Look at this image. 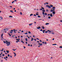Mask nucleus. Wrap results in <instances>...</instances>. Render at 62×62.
I'll list each match as a JSON object with an SVG mask.
<instances>
[{
    "mask_svg": "<svg viewBox=\"0 0 62 62\" xmlns=\"http://www.w3.org/2000/svg\"><path fill=\"white\" fill-rule=\"evenodd\" d=\"M3 42L4 44H6H6L7 45V46H8L9 45H10V42H8L6 40V42L5 41H3Z\"/></svg>",
    "mask_w": 62,
    "mask_h": 62,
    "instance_id": "f257e3e1",
    "label": "nucleus"
},
{
    "mask_svg": "<svg viewBox=\"0 0 62 62\" xmlns=\"http://www.w3.org/2000/svg\"><path fill=\"white\" fill-rule=\"evenodd\" d=\"M46 7H48V8H51V7L50 6H48V5H47L46 6Z\"/></svg>",
    "mask_w": 62,
    "mask_h": 62,
    "instance_id": "f03ea898",
    "label": "nucleus"
},
{
    "mask_svg": "<svg viewBox=\"0 0 62 62\" xmlns=\"http://www.w3.org/2000/svg\"><path fill=\"white\" fill-rule=\"evenodd\" d=\"M4 31L6 30L7 31H8V29H4Z\"/></svg>",
    "mask_w": 62,
    "mask_h": 62,
    "instance_id": "7ed1b4c3",
    "label": "nucleus"
},
{
    "mask_svg": "<svg viewBox=\"0 0 62 62\" xmlns=\"http://www.w3.org/2000/svg\"><path fill=\"white\" fill-rule=\"evenodd\" d=\"M53 14H55V11H54L53 12Z\"/></svg>",
    "mask_w": 62,
    "mask_h": 62,
    "instance_id": "20e7f679",
    "label": "nucleus"
},
{
    "mask_svg": "<svg viewBox=\"0 0 62 62\" xmlns=\"http://www.w3.org/2000/svg\"><path fill=\"white\" fill-rule=\"evenodd\" d=\"M50 16L51 17H52L53 16L52 14V13L50 14Z\"/></svg>",
    "mask_w": 62,
    "mask_h": 62,
    "instance_id": "39448f33",
    "label": "nucleus"
},
{
    "mask_svg": "<svg viewBox=\"0 0 62 62\" xmlns=\"http://www.w3.org/2000/svg\"><path fill=\"white\" fill-rule=\"evenodd\" d=\"M14 57H15L16 55V53H14Z\"/></svg>",
    "mask_w": 62,
    "mask_h": 62,
    "instance_id": "423d86ee",
    "label": "nucleus"
},
{
    "mask_svg": "<svg viewBox=\"0 0 62 62\" xmlns=\"http://www.w3.org/2000/svg\"><path fill=\"white\" fill-rule=\"evenodd\" d=\"M33 25V23H31V24H29V26H31L32 25Z\"/></svg>",
    "mask_w": 62,
    "mask_h": 62,
    "instance_id": "0eeeda50",
    "label": "nucleus"
},
{
    "mask_svg": "<svg viewBox=\"0 0 62 62\" xmlns=\"http://www.w3.org/2000/svg\"><path fill=\"white\" fill-rule=\"evenodd\" d=\"M55 8V7H54L52 8V9H54Z\"/></svg>",
    "mask_w": 62,
    "mask_h": 62,
    "instance_id": "6e6552de",
    "label": "nucleus"
},
{
    "mask_svg": "<svg viewBox=\"0 0 62 62\" xmlns=\"http://www.w3.org/2000/svg\"><path fill=\"white\" fill-rule=\"evenodd\" d=\"M43 12H45V10L44 9H43L42 11Z\"/></svg>",
    "mask_w": 62,
    "mask_h": 62,
    "instance_id": "1a4fd4ad",
    "label": "nucleus"
},
{
    "mask_svg": "<svg viewBox=\"0 0 62 62\" xmlns=\"http://www.w3.org/2000/svg\"><path fill=\"white\" fill-rule=\"evenodd\" d=\"M37 29H40V27L39 26L38 28H37Z\"/></svg>",
    "mask_w": 62,
    "mask_h": 62,
    "instance_id": "9d476101",
    "label": "nucleus"
},
{
    "mask_svg": "<svg viewBox=\"0 0 62 62\" xmlns=\"http://www.w3.org/2000/svg\"><path fill=\"white\" fill-rule=\"evenodd\" d=\"M49 24V23H46L45 24L46 25H48Z\"/></svg>",
    "mask_w": 62,
    "mask_h": 62,
    "instance_id": "9b49d317",
    "label": "nucleus"
},
{
    "mask_svg": "<svg viewBox=\"0 0 62 62\" xmlns=\"http://www.w3.org/2000/svg\"><path fill=\"white\" fill-rule=\"evenodd\" d=\"M0 20H2L3 19L2 18L1 16L0 17Z\"/></svg>",
    "mask_w": 62,
    "mask_h": 62,
    "instance_id": "f8f14e48",
    "label": "nucleus"
},
{
    "mask_svg": "<svg viewBox=\"0 0 62 62\" xmlns=\"http://www.w3.org/2000/svg\"><path fill=\"white\" fill-rule=\"evenodd\" d=\"M6 52H7L8 54L9 52V51L8 50H6Z\"/></svg>",
    "mask_w": 62,
    "mask_h": 62,
    "instance_id": "ddd939ff",
    "label": "nucleus"
},
{
    "mask_svg": "<svg viewBox=\"0 0 62 62\" xmlns=\"http://www.w3.org/2000/svg\"><path fill=\"white\" fill-rule=\"evenodd\" d=\"M16 49H12V50L14 51H16Z\"/></svg>",
    "mask_w": 62,
    "mask_h": 62,
    "instance_id": "4468645a",
    "label": "nucleus"
},
{
    "mask_svg": "<svg viewBox=\"0 0 62 62\" xmlns=\"http://www.w3.org/2000/svg\"><path fill=\"white\" fill-rule=\"evenodd\" d=\"M42 29H45V27H44V26H42Z\"/></svg>",
    "mask_w": 62,
    "mask_h": 62,
    "instance_id": "2eb2a0df",
    "label": "nucleus"
},
{
    "mask_svg": "<svg viewBox=\"0 0 62 62\" xmlns=\"http://www.w3.org/2000/svg\"><path fill=\"white\" fill-rule=\"evenodd\" d=\"M10 11L11 12H12V13H14V12L13 11L11 10Z\"/></svg>",
    "mask_w": 62,
    "mask_h": 62,
    "instance_id": "dca6fc26",
    "label": "nucleus"
},
{
    "mask_svg": "<svg viewBox=\"0 0 62 62\" xmlns=\"http://www.w3.org/2000/svg\"><path fill=\"white\" fill-rule=\"evenodd\" d=\"M47 31H48V32L49 31V32H51V31H50L49 30H48Z\"/></svg>",
    "mask_w": 62,
    "mask_h": 62,
    "instance_id": "f3484780",
    "label": "nucleus"
},
{
    "mask_svg": "<svg viewBox=\"0 0 62 62\" xmlns=\"http://www.w3.org/2000/svg\"><path fill=\"white\" fill-rule=\"evenodd\" d=\"M33 15V14H30V16H32Z\"/></svg>",
    "mask_w": 62,
    "mask_h": 62,
    "instance_id": "a211bd4d",
    "label": "nucleus"
},
{
    "mask_svg": "<svg viewBox=\"0 0 62 62\" xmlns=\"http://www.w3.org/2000/svg\"><path fill=\"white\" fill-rule=\"evenodd\" d=\"M50 7H52L53 6L52 5H50Z\"/></svg>",
    "mask_w": 62,
    "mask_h": 62,
    "instance_id": "6ab92c4d",
    "label": "nucleus"
},
{
    "mask_svg": "<svg viewBox=\"0 0 62 62\" xmlns=\"http://www.w3.org/2000/svg\"><path fill=\"white\" fill-rule=\"evenodd\" d=\"M31 41H33V40L34 39L33 38H31Z\"/></svg>",
    "mask_w": 62,
    "mask_h": 62,
    "instance_id": "aec40b11",
    "label": "nucleus"
},
{
    "mask_svg": "<svg viewBox=\"0 0 62 62\" xmlns=\"http://www.w3.org/2000/svg\"><path fill=\"white\" fill-rule=\"evenodd\" d=\"M10 33H13V32L12 31H10Z\"/></svg>",
    "mask_w": 62,
    "mask_h": 62,
    "instance_id": "412c9836",
    "label": "nucleus"
},
{
    "mask_svg": "<svg viewBox=\"0 0 62 62\" xmlns=\"http://www.w3.org/2000/svg\"><path fill=\"white\" fill-rule=\"evenodd\" d=\"M25 39L26 41H28V40H27V38H26Z\"/></svg>",
    "mask_w": 62,
    "mask_h": 62,
    "instance_id": "4be33fe9",
    "label": "nucleus"
},
{
    "mask_svg": "<svg viewBox=\"0 0 62 62\" xmlns=\"http://www.w3.org/2000/svg\"><path fill=\"white\" fill-rule=\"evenodd\" d=\"M47 15V14L46 13H45V16H46Z\"/></svg>",
    "mask_w": 62,
    "mask_h": 62,
    "instance_id": "5701e85b",
    "label": "nucleus"
},
{
    "mask_svg": "<svg viewBox=\"0 0 62 62\" xmlns=\"http://www.w3.org/2000/svg\"><path fill=\"white\" fill-rule=\"evenodd\" d=\"M53 10H50V12H53Z\"/></svg>",
    "mask_w": 62,
    "mask_h": 62,
    "instance_id": "b1692460",
    "label": "nucleus"
},
{
    "mask_svg": "<svg viewBox=\"0 0 62 62\" xmlns=\"http://www.w3.org/2000/svg\"><path fill=\"white\" fill-rule=\"evenodd\" d=\"M48 10L47 9L46 10V12H48Z\"/></svg>",
    "mask_w": 62,
    "mask_h": 62,
    "instance_id": "393cba45",
    "label": "nucleus"
},
{
    "mask_svg": "<svg viewBox=\"0 0 62 62\" xmlns=\"http://www.w3.org/2000/svg\"><path fill=\"white\" fill-rule=\"evenodd\" d=\"M39 45L40 46H41L42 45V44L41 43V44H40Z\"/></svg>",
    "mask_w": 62,
    "mask_h": 62,
    "instance_id": "a878e982",
    "label": "nucleus"
},
{
    "mask_svg": "<svg viewBox=\"0 0 62 62\" xmlns=\"http://www.w3.org/2000/svg\"><path fill=\"white\" fill-rule=\"evenodd\" d=\"M9 17H11V18H12V16H9Z\"/></svg>",
    "mask_w": 62,
    "mask_h": 62,
    "instance_id": "bb28decb",
    "label": "nucleus"
},
{
    "mask_svg": "<svg viewBox=\"0 0 62 62\" xmlns=\"http://www.w3.org/2000/svg\"><path fill=\"white\" fill-rule=\"evenodd\" d=\"M43 14L44 15H44V12H42Z\"/></svg>",
    "mask_w": 62,
    "mask_h": 62,
    "instance_id": "cd10ccee",
    "label": "nucleus"
},
{
    "mask_svg": "<svg viewBox=\"0 0 62 62\" xmlns=\"http://www.w3.org/2000/svg\"><path fill=\"white\" fill-rule=\"evenodd\" d=\"M57 45V44H53L52 45Z\"/></svg>",
    "mask_w": 62,
    "mask_h": 62,
    "instance_id": "c85d7f7f",
    "label": "nucleus"
},
{
    "mask_svg": "<svg viewBox=\"0 0 62 62\" xmlns=\"http://www.w3.org/2000/svg\"><path fill=\"white\" fill-rule=\"evenodd\" d=\"M38 17L39 18H40L41 17V16H38Z\"/></svg>",
    "mask_w": 62,
    "mask_h": 62,
    "instance_id": "c756f323",
    "label": "nucleus"
},
{
    "mask_svg": "<svg viewBox=\"0 0 62 62\" xmlns=\"http://www.w3.org/2000/svg\"><path fill=\"white\" fill-rule=\"evenodd\" d=\"M28 33H29V34H31V32L30 31H29V32H28Z\"/></svg>",
    "mask_w": 62,
    "mask_h": 62,
    "instance_id": "7c9ffc66",
    "label": "nucleus"
},
{
    "mask_svg": "<svg viewBox=\"0 0 62 62\" xmlns=\"http://www.w3.org/2000/svg\"><path fill=\"white\" fill-rule=\"evenodd\" d=\"M59 48H62V46H60L59 47Z\"/></svg>",
    "mask_w": 62,
    "mask_h": 62,
    "instance_id": "2f4dec72",
    "label": "nucleus"
},
{
    "mask_svg": "<svg viewBox=\"0 0 62 62\" xmlns=\"http://www.w3.org/2000/svg\"><path fill=\"white\" fill-rule=\"evenodd\" d=\"M41 8L42 9H44V8H43V7H42Z\"/></svg>",
    "mask_w": 62,
    "mask_h": 62,
    "instance_id": "473e14b6",
    "label": "nucleus"
},
{
    "mask_svg": "<svg viewBox=\"0 0 62 62\" xmlns=\"http://www.w3.org/2000/svg\"><path fill=\"white\" fill-rule=\"evenodd\" d=\"M48 19H50V18H51V17L49 16V17H48Z\"/></svg>",
    "mask_w": 62,
    "mask_h": 62,
    "instance_id": "72a5a7b5",
    "label": "nucleus"
},
{
    "mask_svg": "<svg viewBox=\"0 0 62 62\" xmlns=\"http://www.w3.org/2000/svg\"><path fill=\"white\" fill-rule=\"evenodd\" d=\"M15 2L14 1H13L12 2V3H14Z\"/></svg>",
    "mask_w": 62,
    "mask_h": 62,
    "instance_id": "f704fd0d",
    "label": "nucleus"
},
{
    "mask_svg": "<svg viewBox=\"0 0 62 62\" xmlns=\"http://www.w3.org/2000/svg\"><path fill=\"white\" fill-rule=\"evenodd\" d=\"M20 14L21 15H22V13L21 12L20 13Z\"/></svg>",
    "mask_w": 62,
    "mask_h": 62,
    "instance_id": "c9c22d12",
    "label": "nucleus"
},
{
    "mask_svg": "<svg viewBox=\"0 0 62 62\" xmlns=\"http://www.w3.org/2000/svg\"><path fill=\"white\" fill-rule=\"evenodd\" d=\"M47 43L46 42H45L44 44H46Z\"/></svg>",
    "mask_w": 62,
    "mask_h": 62,
    "instance_id": "e433bc0d",
    "label": "nucleus"
},
{
    "mask_svg": "<svg viewBox=\"0 0 62 62\" xmlns=\"http://www.w3.org/2000/svg\"><path fill=\"white\" fill-rule=\"evenodd\" d=\"M8 35H9V36H11V35H10V34H9V33H8Z\"/></svg>",
    "mask_w": 62,
    "mask_h": 62,
    "instance_id": "4c0bfd02",
    "label": "nucleus"
},
{
    "mask_svg": "<svg viewBox=\"0 0 62 62\" xmlns=\"http://www.w3.org/2000/svg\"><path fill=\"white\" fill-rule=\"evenodd\" d=\"M3 33H2L1 35V36H3Z\"/></svg>",
    "mask_w": 62,
    "mask_h": 62,
    "instance_id": "58836bf2",
    "label": "nucleus"
},
{
    "mask_svg": "<svg viewBox=\"0 0 62 62\" xmlns=\"http://www.w3.org/2000/svg\"><path fill=\"white\" fill-rule=\"evenodd\" d=\"M36 15H39V14H36Z\"/></svg>",
    "mask_w": 62,
    "mask_h": 62,
    "instance_id": "ea45409f",
    "label": "nucleus"
},
{
    "mask_svg": "<svg viewBox=\"0 0 62 62\" xmlns=\"http://www.w3.org/2000/svg\"><path fill=\"white\" fill-rule=\"evenodd\" d=\"M39 10L42 11V9H40Z\"/></svg>",
    "mask_w": 62,
    "mask_h": 62,
    "instance_id": "a19ab883",
    "label": "nucleus"
},
{
    "mask_svg": "<svg viewBox=\"0 0 62 62\" xmlns=\"http://www.w3.org/2000/svg\"><path fill=\"white\" fill-rule=\"evenodd\" d=\"M2 56H5L4 54H2Z\"/></svg>",
    "mask_w": 62,
    "mask_h": 62,
    "instance_id": "79ce46f5",
    "label": "nucleus"
},
{
    "mask_svg": "<svg viewBox=\"0 0 62 62\" xmlns=\"http://www.w3.org/2000/svg\"><path fill=\"white\" fill-rule=\"evenodd\" d=\"M52 34H54V32L52 33Z\"/></svg>",
    "mask_w": 62,
    "mask_h": 62,
    "instance_id": "37998d69",
    "label": "nucleus"
},
{
    "mask_svg": "<svg viewBox=\"0 0 62 62\" xmlns=\"http://www.w3.org/2000/svg\"><path fill=\"white\" fill-rule=\"evenodd\" d=\"M8 56L9 57L10 56L9 54H8Z\"/></svg>",
    "mask_w": 62,
    "mask_h": 62,
    "instance_id": "c03bdc74",
    "label": "nucleus"
},
{
    "mask_svg": "<svg viewBox=\"0 0 62 62\" xmlns=\"http://www.w3.org/2000/svg\"><path fill=\"white\" fill-rule=\"evenodd\" d=\"M23 47L24 48V49H25V48H26L24 46H23Z\"/></svg>",
    "mask_w": 62,
    "mask_h": 62,
    "instance_id": "a18cd8bd",
    "label": "nucleus"
},
{
    "mask_svg": "<svg viewBox=\"0 0 62 62\" xmlns=\"http://www.w3.org/2000/svg\"><path fill=\"white\" fill-rule=\"evenodd\" d=\"M40 31H43L42 30V29H41V30H40Z\"/></svg>",
    "mask_w": 62,
    "mask_h": 62,
    "instance_id": "49530a36",
    "label": "nucleus"
},
{
    "mask_svg": "<svg viewBox=\"0 0 62 62\" xmlns=\"http://www.w3.org/2000/svg\"><path fill=\"white\" fill-rule=\"evenodd\" d=\"M25 34H27V32L26 33H25Z\"/></svg>",
    "mask_w": 62,
    "mask_h": 62,
    "instance_id": "de8ad7c7",
    "label": "nucleus"
},
{
    "mask_svg": "<svg viewBox=\"0 0 62 62\" xmlns=\"http://www.w3.org/2000/svg\"><path fill=\"white\" fill-rule=\"evenodd\" d=\"M50 15V14H49L48 15H47V16H49Z\"/></svg>",
    "mask_w": 62,
    "mask_h": 62,
    "instance_id": "09e8293b",
    "label": "nucleus"
},
{
    "mask_svg": "<svg viewBox=\"0 0 62 62\" xmlns=\"http://www.w3.org/2000/svg\"><path fill=\"white\" fill-rule=\"evenodd\" d=\"M47 32H48V31H46L45 32L46 33H47Z\"/></svg>",
    "mask_w": 62,
    "mask_h": 62,
    "instance_id": "8fccbe9b",
    "label": "nucleus"
},
{
    "mask_svg": "<svg viewBox=\"0 0 62 62\" xmlns=\"http://www.w3.org/2000/svg\"><path fill=\"white\" fill-rule=\"evenodd\" d=\"M11 31H12V32H13V30H11Z\"/></svg>",
    "mask_w": 62,
    "mask_h": 62,
    "instance_id": "3c124183",
    "label": "nucleus"
},
{
    "mask_svg": "<svg viewBox=\"0 0 62 62\" xmlns=\"http://www.w3.org/2000/svg\"><path fill=\"white\" fill-rule=\"evenodd\" d=\"M46 4H48V3H46Z\"/></svg>",
    "mask_w": 62,
    "mask_h": 62,
    "instance_id": "603ef678",
    "label": "nucleus"
},
{
    "mask_svg": "<svg viewBox=\"0 0 62 62\" xmlns=\"http://www.w3.org/2000/svg\"><path fill=\"white\" fill-rule=\"evenodd\" d=\"M53 10V11H54L55 10V9H54Z\"/></svg>",
    "mask_w": 62,
    "mask_h": 62,
    "instance_id": "864d4df0",
    "label": "nucleus"
},
{
    "mask_svg": "<svg viewBox=\"0 0 62 62\" xmlns=\"http://www.w3.org/2000/svg\"><path fill=\"white\" fill-rule=\"evenodd\" d=\"M28 46H30V45L29 44H28Z\"/></svg>",
    "mask_w": 62,
    "mask_h": 62,
    "instance_id": "5fc2aeb1",
    "label": "nucleus"
},
{
    "mask_svg": "<svg viewBox=\"0 0 62 62\" xmlns=\"http://www.w3.org/2000/svg\"><path fill=\"white\" fill-rule=\"evenodd\" d=\"M8 58V57H7V56H6V59H7Z\"/></svg>",
    "mask_w": 62,
    "mask_h": 62,
    "instance_id": "6e6d98bb",
    "label": "nucleus"
},
{
    "mask_svg": "<svg viewBox=\"0 0 62 62\" xmlns=\"http://www.w3.org/2000/svg\"><path fill=\"white\" fill-rule=\"evenodd\" d=\"M17 0H14L15 1H16Z\"/></svg>",
    "mask_w": 62,
    "mask_h": 62,
    "instance_id": "4d7b16f0",
    "label": "nucleus"
},
{
    "mask_svg": "<svg viewBox=\"0 0 62 62\" xmlns=\"http://www.w3.org/2000/svg\"><path fill=\"white\" fill-rule=\"evenodd\" d=\"M34 40L35 41H36V39H34Z\"/></svg>",
    "mask_w": 62,
    "mask_h": 62,
    "instance_id": "13d9d810",
    "label": "nucleus"
},
{
    "mask_svg": "<svg viewBox=\"0 0 62 62\" xmlns=\"http://www.w3.org/2000/svg\"><path fill=\"white\" fill-rule=\"evenodd\" d=\"M34 16H36V15H35V14L34 15Z\"/></svg>",
    "mask_w": 62,
    "mask_h": 62,
    "instance_id": "bf43d9fd",
    "label": "nucleus"
},
{
    "mask_svg": "<svg viewBox=\"0 0 62 62\" xmlns=\"http://www.w3.org/2000/svg\"><path fill=\"white\" fill-rule=\"evenodd\" d=\"M4 32H5V33H6V31H4Z\"/></svg>",
    "mask_w": 62,
    "mask_h": 62,
    "instance_id": "052dcab7",
    "label": "nucleus"
},
{
    "mask_svg": "<svg viewBox=\"0 0 62 62\" xmlns=\"http://www.w3.org/2000/svg\"><path fill=\"white\" fill-rule=\"evenodd\" d=\"M39 41L40 42H42V41L41 40H39Z\"/></svg>",
    "mask_w": 62,
    "mask_h": 62,
    "instance_id": "680f3d73",
    "label": "nucleus"
},
{
    "mask_svg": "<svg viewBox=\"0 0 62 62\" xmlns=\"http://www.w3.org/2000/svg\"><path fill=\"white\" fill-rule=\"evenodd\" d=\"M13 31H15L16 30L15 29H14L13 30Z\"/></svg>",
    "mask_w": 62,
    "mask_h": 62,
    "instance_id": "e2e57ef3",
    "label": "nucleus"
},
{
    "mask_svg": "<svg viewBox=\"0 0 62 62\" xmlns=\"http://www.w3.org/2000/svg\"><path fill=\"white\" fill-rule=\"evenodd\" d=\"M43 32L45 31V30H43Z\"/></svg>",
    "mask_w": 62,
    "mask_h": 62,
    "instance_id": "0e129e2a",
    "label": "nucleus"
},
{
    "mask_svg": "<svg viewBox=\"0 0 62 62\" xmlns=\"http://www.w3.org/2000/svg\"><path fill=\"white\" fill-rule=\"evenodd\" d=\"M9 7H11V8H12V7L11 6H9Z\"/></svg>",
    "mask_w": 62,
    "mask_h": 62,
    "instance_id": "69168bd1",
    "label": "nucleus"
},
{
    "mask_svg": "<svg viewBox=\"0 0 62 62\" xmlns=\"http://www.w3.org/2000/svg\"><path fill=\"white\" fill-rule=\"evenodd\" d=\"M21 32H24V31H21Z\"/></svg>",
    "mask_w": 62,
    "mask_h": 62,
    "instance_id": "338daca9",
    "label": "nucleus"
},
{
    "mask_svg": "<svg viewBox=\"0 0 62 62\" xmlns=\"http://www.w3.org/2000/svg\"><path fill=\"white\" fill-rule=\"evenodd\" d=\"M60 22H62V20L60 21Z\"/></svg>",
    "mask_w": 62,
    "mask_h": 62,
    "instance_id": "774afa93",
    "label": "nucleus"
}]
</instances>
